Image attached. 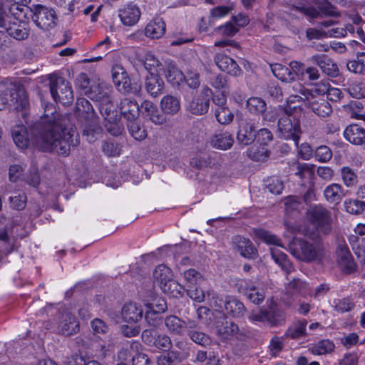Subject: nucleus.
Instances as JSON below:
<instances>
[{
  "label": "nucleus",
  "mask_w": 365,
  "mask_h": 365,
  "mask_svg": "<svg viewBox=\"0 0 365 365\" xmlns=\"http://www.w3.org/2000/svg\"><path fill=\"white\" fill-rule=\"evenodd\" d=\"M118 108L120 114L128 121L135 120L140 114V107L137 101L129 98H122Z\"/></svg>",
  "instance_id": "a211bd4d"
},
{
  "label": "nucleus",
  "mask_w": 365,
  "mask_h": 365,
  "mask_svg": "<svg viewBox=\"0 0 365 365\" xmlns=\"http://www.w3.org/2000/svg\"><path fill=\"white\" fill-rule=\"evenodd\" d=\"M347 212L359 215L365 210V202L357 199H347L344 202Z\"/></svg>",
  "instance_id": "4d7b16f0"
},
{
  "label": "nucleus",
  "mask_w": 365,
  "mask_h": 365,
  "mask_svg": "<svg viewBox=\"0 0 365 365\" xmlns=\"http://www.w3.org/2000/svg\"><path fill=\"white\" fill-rule=\"evenodd\" d=\"M157 358L158 365H178L188 356L187 352L179 351L177 350H169Z\"/></svg>",
  "instance_id": "4be33fe9"
},
{
  "label": "nucleus",
  "mask_w": 365,
  "mask_h": 365,
  "mask_svg": "<svg viewBox=\"0 0 365 365\" xmlns=\"http://www.w3.org/2000/svg\"><path fill=\"white\" fill-rule=\"evenodd\" d=\"M304 103L307 106L306 98L302 95L300 96L297 94L290 95L286 101V105L279 106L276 108H281L280 112H287L290 113L293 112L294 113H302V105Z\"/></svg>",
  "instance_id": "a878e982"
},
{
  "label": "nucleus",
  "mask_w": 365,
  "mask_h": 365,
  "mask_svg": "<svg viewBox=\"0 0 365 365\" xmlns=\"http://www.w3.org/2000/svg\"><path fill=\"white\" fill-rule=\"evenodd\" d=\"M324 195L327 201L337 204L341 201L346 193L344 192L339 184L333 183L325 188Z\"/></svg>",
  "instance_id": "37998d69"
},
{
  "label": "nucleus",
  "mask_w": 365,
  "mask_h": 365,
  "mask_svg": "<svg viewBox=\"0 0 365 365\" xmlns=\"http://www.w3.org/2000/svg\"><path fill=\"white\" fill-rule=\"evenodd\" d=\"M312 222L317 229L324 233L328 234L331 230V212L321 205H315L310 210Z\"/></svg>",
  "instance_id": "1a4fd4ad"
},
{
  "label": "nucleus",
  "mask_w": 365,
  "mask_h": 365,
  "mask_svg": "<svg viewBox=\"0 0 365 365\" xmlns=\"http://www.w3.org/2000/svg\"><path fill=\"white\" fill-rule=\"evenodd\" d=\"M145 68L149 72V75L158 74L163 68L160 61L151 53H148L143 60Z\"/></svg>",
  "instance_id": "8fccbe9b"
},
{
  "label": "nucleus",
  "mask_w": 365,
  "mask_h": 365,
  "mask_svg": "<svg viewBox=\"0 0 365 365\" xmlns=\"http://www.w3.org/2000/svg\"><path fill=\"white\" fill-rule=\"evenodd\" d=\"M121 314L125 322H138L143 317V310L140 305L130 302L123 307Z\"/></svg>",
  "instance_id": "cd10ccee"
},
{
  "label": "nucleus",
  "mask_w": 365,
  "mask_h": 365,
  "mask_svg": "<svg viewBox=\"0 0 365 365\" xmlns=\"http://www.w3.org/2000/svg\"><path fill=\"white\" fill-rule=\"evenodd\" d=\"M317 6L318 9L311 6H294L293 9L312 19L318 18L320 16L333 17H337L339 16L336 7L331 4L328 0H327L326 3Z\"/></svg>",
  "instance_id": "f8f14e48"
},
{
  "label": "nucleus",
  "mask_w": 365,
  "mask_h": 365,
  "mask_svg": "<svg viewBox=\"0 0 365 365\" xmlns=\"http://www.w3.org/2000/svg\"><path fill=\"white\" fill-rule=\"evenodd\" d=\"M154 279L161 287L163 284L172 279L173 274L171 269L165 264L157 266L153 272Z\"/></svg>",
  "instance_id": "09e8293b"
},
{
  "label": "nucleus",
  "mask_w": 365,
  "mask_h": 365,
  "mask_svg": "<svg viewBox=\"0 0 365 365\" xmlns=\"http://www.w3.org/2000/svg\"><path fill=\"white\" fill-rule=\"evenodd\" d=\"M214 61L220 70L231 76H238L242 73L237 62L224 53H217Z\"/></svg>",
  "instance_id": "dca6fc26"
},
{
  "label": "nucleus",
  "mask_w": 365,
  "mask_h": 365,
  "mask_svg": "<svg viewBox=\"0 0 365 365\" xmlns=\"http://www.w3.org/2000/svg\"><path fill=\"white\" fill-rule=\"evenodd\" d=\"M344 136L354 145H362L365 143V129L357 124L350 125L344 130Z\"/></svg>",
  "instance_id": "393cba45"
},
{
  "label": "nucleus",
  "mask_w": 365,
  "mask_h": 365,
  "mask_svg": "<svg viewBox=\"0 0 365 365\" xmlns=\"http://www.w3.org/2000/svg\"><path fill=\"white\" fill-rule=\"evenodd\" d=\"M239 331L238 325L227 319H223V321L216 325L217 334L224 339H227L230 336L237 334Z\"/></svg>",
  "instance_id": "c9c22d12"
},
{
  "label": "nucleus",
  "mask_w": 365,
  "mask_h": 365,
  "mask_svg": "<svg viewBox=\"0 0 365 365\" xmlns=\"http://www.w3.org/2000/svg\"><path fill=\"white\" fill-rule=\"evenodd\" d=\"M248 319L255 324H267L266 308L252 310L248 314Z\"/></svg>",
  "instance_id": "774afa93"
},
{
  "label": "nucleus",
  "mask_w": 365,
  "mask_h": 365,
  "mask_svg": "<svg viewBox=\"0 0 365 365\" xmlns=\"http://www.w3.org/2000/svg\"><path fill=\"white\" fill-rule=\"evenodd\" d=\"M212 96V91L208 86H204L200 95L195 98L189 104L188 110L192 114L203 115L208 111L210 101Z\"/></svg>",
  "instance_id": "4468645a"
},
{
  "label": "nucleus",
  "mask_w": 365,
  "mask_h": 365,
  "mask_svg": "<svg viewBox=\"0 0 365 365\" xmlns=\"http://www.w3.org/2000/svg\"><path fill=\"white\" fill-rule=\"evenodd\" d=\"M210 143L214 148L226 150L232 148L234 139L229 132L220 131L211 137Z\"/></svg>",
  "instance_id": "5701e85b"
},
{
  "label": "nucleus",
  "mask_w": 365,
  "mask_h": 365,
  "mask_svg": "<svg viewBox=\"0 0 365 365\" xmlns=\"http://www.w3.org/2000/svg\"><path fill=\"white\" fill-rule=\"evenodd\" d=\"M289 252L295 258L306 262L319 260L323 255L319 243L298 239L290 245Z\"/></svg>",
  "instance_id": "f03ea898"
},
{
  "label": "nucleus",
  "mask_w": 365,
  "mask_h": 365,
  "mask_svg": "<svg viewBox=\"0 0 365 365\" xmlns=\"http://www.w3.org/2000/svg\"><path fill=\"white\" fill-rule=\"evenodd\" d=\"M110 88L105 83H99L96 86H93L90 88L88 91L86 92L88 98L91 100L98 103V105L104 101H108L110 96Z\"/></svg>",
  "instance_id": "7c9ffc66"
},
{
  "label": "nucleus",
  "mask_w": 365,
  "mask_h": 365,
  "mask_svg": "<svg viewBox=\"0 0 365 365\" xmlns=\"http://www.w3.org/2000/svg\"><path fill=\"white\" fill-rule=\"evenodd\" d=\"M142 340L148 346L166 351L171 349L173 342L170 336L159 334L153 329H147L142 332Z\"/></svg>",
  "instance_id": "6e6552de"
},
{
  "label": "nucleus",
  "mask_w": 365,
  "mask_h": 365,
  "mask_svg": "<svg viewBox=\"0 0 365 365\" xmlns=\"http://www.w3.org/2000/svg\"><path fill=\"white\" fill-rule=\"evenodd\" d=\"M331 307L339 313H345L354 309L355 304L351 297L336 298L333 299Z\"/></svg>",
  "instance_id": "de8ad7c7"
},
{
  "label": "nucleus",
  "mask_w": 365,
  "mask_h": 365,
  "mask_svg": "<svg viewBox=\"0 0 365 365\" xmlns=\"http://www.w3.org/2000/svg\"><path fill=\"white\" fill-rule=\"evenodd\" d=\"M347 91L353 98L359 99L365 98V85L362 83L352 82L349 84Z\"/></svg>",
  "instance_id": "338daca9"
},
{
  "label": "nucleus",
  "mask_w": 365,
  "mask_h": 365,
  "mask_svg": "<svg viewBox=\"0 0 365 365\" xmlns=\"http://www.w3.org/2000/svg\"><path fill=\"white\" fill-rule=\"evenodd\" d=\"M237 138L243 145H250L256 139L254 123L245 121L240 124Z\"/></svg>",
  "instance_id": "b1692460"
},
{
  "label": "nucleus",
  "mask_w": 365,
  "mask_h": 365,
  "mask_svg": "<svg viewBox=\"0 0 365 365\" xmlns=\"http://www.w3.org/2000/svg\"><path fill=\"white\" fill-rule=\"evenodd\" d=\"M334 344L328 339H323L316 343L312 348L314 354L322 355L331 353L334 349Z\"/></svg>",
  "instance_id": "6e6d98bb"
},
{
  "label": "nucleus",
  "mask_w": 365,
  "mask_h": 365,
  "mask_svg": "<svg viewBox=\"0 0 365 365\" xmlns=\"http://www.w3.org/2000/svg\"><path fill=\"white\" fill-rule=\"evenodd\" d=\"M101 115L110 123L115 122L119 119L118 110L111 101L110 96L107 101H104L98 105Z\"/></svg>",
  "instance_id": "f704fd0d"
},
{
  "label": "nucleus",
  "mask_w": 365,
  "mask_h": 365,
  "mask_svg": "<svg viewBox=\"0 0 365 365\" xmlns=\"http://www.w3.org/2000/svg\"><path fill=\"white\" fill-rule=\"evenodd\" d=\"M165 23L162 19L157 18L150 21L145 26V35L153 39L161 38L165 33Z\"/></svg>",
  "instance_id": "c85d7f7f"
},
{
  "label": "nucleus",
  "mask_w": 365,
  "mask_h": 365,
  "mask_svg": "<svg viewBox=\"0 0 365 365\" xmlns=\"http://www.w3.org/2000/svg\"><path fill=\"white\" fill-rule=\"evenodd\" d=\"M315 160L320 163H327L332 158V152L327 145L317 147L314 152Z\"/></svg>",
  "instance_id": "69168bd1"
},
{
  "label": "nucleus",
  "mask_w": 365,
  "mask_h": 365,
  "mask_svg": "<svg viewBox=\"0 0 365 365\" xmlns=\"http://www.w3.org/2000/svg\"><path fill=\"white\" fill-rule=\"evenodd\" d=\"M145 87L152 97H157L163 93L164 82L158 74H151L146 77Z\"/></svg>",
  "instance_id": "473e14b6"
},
{
  "label": "nucleus",
  "mask_w": 365,
  "mask_h": 365,
  "mask_svg": "<svg viewBox=\"0 0 365 365\" xmlns=\"http://www.w3.org/2000/svg\"><path fill=\"white\" fill-rule=\"evenodd\" d=\"M184 278L189 284L188 287L200 285L204 281L202 275L195 269L184 272Z\"/></svg>",
  "instance_id": "052dcab7"
},
{
  "label": "nucleus",
  "mask_w": 365,
  "mask_h": 365,
  "mask_svg": "<svg viewBox=\"0 0 365 365\" xmlns=\"http://www.w3.org/2000/svg\"><path fill=\"white\" fill-rule=\"evenodd\" d=\"M246 108L251 114L261 115L263 120L268 122H274L277 119L281 109L272 108L268 110L265 101L257 96L250 97L247 100Z\"/></svg>",
  "instance_id": "423d86ee"
},
{
  "label": "nucleus",
  "mask_w": 365,
  "mask_h": 365,
  "mask_svg": "<svg viewBox=\"0 0 365 365\" xmlns=\"http://www.w3.org/2000/svg\"><path fill=\"white\" fill-rule=\"evenodd\" d=\"M254 235L257 238L266 242L267 244L277 245L279 247L282 246L281 240L276 235L265 230L255 229L254 230Z\"/></svg>",
  "instance_id": "5fc2aeb1"
},
{
  "label": "nucleus",
  "mask_w": 365,
  "mask_h": 365,
  "mask_svg": "<svg viewBox=\"0 0 365 365\" xmlns=\"http://www.w3.org/2000/svg\"><path fill=\"white\" fill-rule=\"evenodd\" d=\"M336 255L338 263L344 272L351 273L356 269V264L346 245H339L336 250Z\"/></svg>",
  "instance_id": "6ab92c4d"
},
{
  "label": "nucleus",
  "mask_w": 365,
  "mask_h": 365,
  "mask_svg": "<svg viewBox=\"0 0 365 365\" xmlns=\"http://www.w3.org/2000/svg\"><path fill=\"white\" fill-rule=\"evenodd\" d=\"M309 61L317 64L323 73L330 77H336L339 75L337 64L327 55L314 54L310 57Z\"/></svg>",
  "instance_id": "f3484780"
},
{
  "label": "nucleus",
  "mask_w": 365,
  "mask_h": 365,
  "mask_svg": "<svg viewBox=\"0 0 365 365\" xmlns=\"http://www.w3.org/2000/svg\"><path fill=\"white\" fill-rule=\"evenodd\" d=\"M307 321L306 319L299 320L293 323L288 327L282 338L300 339L305 337L307 334Z\"/></svg>",
  "instance_id": "72a5a7b5"
},
{
  "label": "nucleus",
  "mask_w": 365,
  "mask_h": 365,
  "mask_svg": "<svg viewBox=\"0 0 365 365\" xmlns=\"http://www.w3.org/2000/svg\"><path fill=\"white\" fill-rule=\"evenodd\" d=\"M32 19L36 25L43 29L48 30L55 26V11L42 5H36Z\"/></svg>",
  "instance_id": "ddd939ff"
},
{
  "label": "nucleus",
  "mask_w": 365,
  "mask_h": 365,
  "mask_svg": "<svg viewBox=\"0 0 365 365\" xmlns=\"http://www.w3.org/2000/svg\"><path fill=\"white\" fill-rule=\"evenodd\" d=\"M12 137L14 143L21 149L27 148L30 138L26 127L23 125H17L12 129Z\"/></svg>",
  "instance_id": "e433bc0d"
},
{
  "label": "nucleus",
  "mask_w": 365,
  "mask_h": 365,
  "mask_svg": "<svg viewBox=\"0 0 365 365\" xmlns=\"http://www.w3.org/2000/svg\"><path fill=\"white\" fill-rule=\"evenodd\" d=\"M293 89L298 91L306 98L307 106L310 108L317 115L326 118L331 113L332 108L330 104L324 98L314 96V88L308 90L304 88L302 84L297 83L293 86Z\"/></svg>",
  "instance_id": "20e7f679"
},
{
  "label": "nucleus",
  "mask_w": 365,
  "mask_h": 365,
  "mask_svg": "<svg viewBox=\"0 0 365 365\" xmlns=\"http://www.w3.org/2000/svg\"><path fill=\"white\" fill-rule=\"evenodd\" d=\"M224 311L232 317H240L245 312V307L236 297L228 296L225 299Z\"/></svg>",
  "instance_id": "2f4dec72"
},
{
  "label": "nucleus",
  "mask_w": 365,
  "mask_h": 365,
  "mask_svg": "<svg viewBox=\"0 0 365 365\" xmlns=\"http://www.w3.org/2000/svg\"><path fill=\"white\" fill-rule=\"evenodd\" d=\"M128 128L131 136L137 140H142L147 136L145 130L140 127L135 120L130 121Z\"/></svg>",
  "instance_id": "680f3d73"
},
{
  "label": "nucleus",
  "mask_w": 365,
  "mask_h": 365,
  "mask_svg": "<svg viewBox=\"0 0 365 365\" xmlns=\"http://www.w3.org/2000/svg\"><path fill=\"white\" fill-rule=\"evenodd\" d=\"M207 300L210 305L216 311L219 312H224L225 299L220 297L217 293L212 290L207 292Z\"/></svg>",
  "instance_id": "bf43d9fd"
},
{
  "label": "nucleus",
  "mask_w": 365,
  "mask_h": 365,
  "mask_svg": "<svg viewBox=\"0 0 365 365\" xmlns=\"http://www.w3.org/2000/svg\"><path fill=\"white\" fill-rule=\"evenodd\" d=\"M160 287L163 292L170 294L173 297H182L184 293V287L173 279L168 280Z\"/></svg>",
  "instance_id": "603ef678"
},
{
  "label": "nucleus",
  "mask_w": 365,
  "mask_h": 365,
  "mask_svg": "<svg viewBox=\"0 0 365 365\" xmlns=\"http://www.w3.org/2000/svg\"><path fill=\"white\" fill-rule=\"evenodd\" d=\"M9 200L12 209L22 210L25 208L27 202V197L24 192H15Z\"/></svg>",
  "instance_id": "13d9d810"
},
{
  "label": "nucleus",
  "mask_w": 365,
  "mask_h": 365,
  "mask_svg": "<svg viewBox=\"0 0 365 365\" xmlns=\"http://www.w3.org/2000/svg\"><path fill=\"white\" fill-rule=\"evenodd\" d=\"M57 331L59 334L71 336L79 331V325L76 318L70 312L59 311L56 316Z\"/></svg>",
  "instance_id": "9d476101"
},
{
  "label": "nucleus",
  "mask_w": 365,
  "mask_h": 365,
  "mask_svg": "<svg viewBox=\"0 0 365 365\" xmlns=\"http://www.w3.org/2000/svg\"><path fill=\"white\" fill-rule=\"evenodd\" d=\"M267 324L270 327L284 325L287 315L284 310L279 308L275 303H272L266 308Z\"/></svg>",
  "instance_id": "aec40b11"
},
{
  "label": "nucleus",
  "mask_w": 365,
  "mask_h": 365,
  "mask_svg": "<svg viewBox=\"0 0 365 365\" xmlns=\"http://www.w3.org/2000/svg\"><path fill=\"white\" fill-rule=\"evenodd\" d=\"M165 77L173 86H179L185 80V74L173 65H169L165 71Z\"/></svg>",
  "instance_id": "3c124183"
},
{
  "label": "nucleus",
  "mask_w": 365,
  "mask_h": 365,
  "mask_svg": "<svg viewBox=\"0 0 365 365\" xmlns=\"http://www.w3.org/2000/svg\"><path fill=\"white\" fill-rule=\"evenodd\" d=\"M197 323L195 321L188 320L187 334L195 344L202 346L209 345L211 343L210 337L205 333L197 331Z\"/></svg>",
  "instance_id": "bb28decb"
},
{
  "label": "nucleus",
  "mask_w": 365,
  "mask_h": 365,
  "mask_svg": "<svg viewBox=\"0 0 365 365\" xmlns=\"http://www.w3.org/2000/svg\"><path fill=\"white\" fill-rule=\"evenodd\" d=\"M301 114L290 112H279L278 117V129L284 139H291L298 146L299 140L300 125L299 116Z\"/></svg>",
  "instance_id": "7ed1b4c3"
},
{
  "label": "nucleus",
  "mask_w": 365,
  "mask_h": 365,
  "mask_svg": "<svg viewBox=\"0 0 365 365\" xmlns=\"http://www.w3.org/2000/svg\"><path fill=\"white\" fill-rule=\"evenodd\" d=\"M238 290L247 296L250 302L255 304H260L265 298L264 290L259 287V284L254 283L250 279H241L239 281Z\"/></svg>",
  "instance_id": "9b49d317"
},
{
  "label": "nucleus",
  "mask_w": 365,
  "mask_h": 365,
  "mask_svg": "<svg viewBox=\"0 0 365 365\" xmlns=\"http://www.w3.org/2000/svg\"><path fill=\"white\" fill-rule=\"evenodd\" d=\"M233 243L235 245L238 252L244 257L252 259L256 256L257 250L250 240L237 236L234 238Z\"/></svg>",
  "instance_id": "c756f323"
},
{
  "label": "nucleus",
  "mask_w": 365,
  "mask_h": 365,
  "mask_svg": "<svg viewBox=\"0 0 365 365\" xmlns=\"http://www.w3.org/2000/svg\"><path fill=\"white\" fill-rule=\"evenodd\" d=\"M271 68L274 76L282 82L290 83L295 80V73L284 65L275 63L271 66Z\"/></svg>",
  "instance_id": "79ce46f5"
},
{
  "label": "nucleus",
  "mask_w": 365,
  "mask_h": 365,
  "mask_svg": "<svg viewBox=\"0 0 365 365\" xmlns=\"http://www.w3.org/2000/svg\"><path fill=\"white\" fill-rule=\"evenodd\" d=\"M160 106L164 113L172 115L176 113L180 108L179 99L170 95L162 98Z\"/></svg>",
  "instance_id": "49530a36"
},
{
  "label": "nucleus",
  "mask_w": 365,
  "mask_h": 365,
  "mask_svg": "<svg viewBox=\"0 0 365 365\" xmlns=\"http://www.w3.org/2000/svg\"><path fill=\"white\" fill-rule=\"evenodd\" d=\"M271 256L273 260L287 273H290L294 270L292 264L288 259V257L282 251L277 247L270 248Z\"/></svg>",
  "instance_id": "a19ab883"
},
{
  "label": "nucleus",
  "mask_w": 365,
  "mask_h": 365,
  "mask_svg": "<svg viewBox=\"0 0 365 365\" xmlns=\"http://www.w3.org/2000/svg\"><path fill=\"white\" fill-rule=\"evenodd\" d=\"M286 294L290 297L295 295H306L309 289L307 284L300 279H293L285 287Z\"/></svg>",
  "instance_id": "ea45409f"
},
{
  "label": "nucleus",
  "mask_w": 365,
  "mask_h": 365,
  "mask_svg": "<svg viewBox=\"0 0 365 365\" xmlns=\"http://www.w3.org/2000/svg\"><path fill=\"white\" fill-rule=\"evenodd\" d=\"M314 167L312 164L297 163L293 165L292 170L294 171L295 175L303 180L312 177L314 174Z\"/></svg>",
  "instance_id": "864d4df0"
},
{
  "label": "nucleus",
  "mask_w": 365,
  "mask_h": 365,
  "mask_svg": "<svg viewBox=\"0 0 365 365\" xmlns=\"http://www.w3.org/2000/svg\"><path fill=\"white\" fill-rule=\"evenodd\" d=\"M347 69L355 74L365 76V52H359L355 59L348 61Z\"/></svg>",
  "instance_id": "c03bdc74"
},
{
  "label": "nucleus",
  "mask_w": 365,
  "mask_h": 365,
  "mask_svg": "<svg viewBox=\"0 0 365 365\" xmlns=\"http://www.w3.org/2000/svg\"><path fill=\"white\" fill-rule=\"evenodd\" d=\"M113 81L116 88L125 94H133L140 96L142 86L138 81L130 80L128 73L123 68L118 66L112 70Z\"/></svg>",
  "instance_id": "39448f33"
},
{
  "label": "nucleus",
  "mask_w": 365,
  "mask_h": 365,
  "mask_svg": "<svg viewBox=\"0 0 365 365\" xmlns=\"http://www.w3.org/2000/svg\"><path fill=\"white\" fill-rule=\"evenodd\" d=\"M52 116L46 114L36 123L31 129L32 142L43 150L68 155L71 148L76 146L79 141L75 132L66 127V117L51 111Z\"/></svg>",
  "instance_id": "f257e3e1"
},
{
  "label": "nucleus",
  "mask_w": 365,
  "mask_h": 365,
  "mask_svg": "<svg viewBox=\"0 0 365 365\" xmlns=\"http://www.w3.org/2000/svg\"><path fill=\"white\" fill-rule=\"evenodd\" d=\"M314 88V93L318 95L327 94V99L331 101L337 102L343 97V93L339 88L330 87L324 83L317 84Z\"/></svg>",
  "instance_id": "4c0bfd02"
},
{
  "label": "nucleus",
  "mask_w": 365,
  "mask_h": 365,
  "mask_svg": "<svg viewBox=\"0 0 365 365\" xmlns=\"http://www.w3.org/2000/svg\"><path fill=\"white\" fill-rule=\"evenodd\" d=\"M164 322L166 329L172 334L183 336L187 331L188 321H183L177 316H168Z\"/></svg>",
  "instance_id": "412c9836"
},
{
  "label": "nucleus",
  "mask_w": 365,
  "mask_h": 365,
  "mask_svg": "<svg viewBox=\"0 0 365 365\" xmlns=\"http://www.w3.org/2000/svg\"><path fill=\"white\" fill-rule=\"evenodd\" d=\"M118 11L121 23L126 26L135 25L141 16L140 8L132 2L123 5Z\"/></svg>",
  "instance_id": "2eb2a0df"
},
{
  "label": "nucleus",
  "mask_w": 365,
  "mask_h": 365,
  "mask_svg": "<svg viewBox=\"0 0 365 365\" xmlns=\"http://www.w3.org/2000/svg\"><path fill=\"white\" fill-rule=\"evenodd\" d=\"M76 107V115L80 118L88 120L92 119L95 115L93 106L84 98H78L77 99Z\"/></svg>",
  "instance_id": "58836bf2"
},
{
  "label": "nucleus",
  "mask_w": 365,
  "mask_h": 365,
  "mask_svg": "<svg viewBox=\"0 0 365 365\" xmlns=\"http://www.w3.org/2000/svg\"><path fill=\"white\" fill-rule=\"evenodd\" d=\"M215 115L220 124H229L233 120V114L225 107L217 108L215 111Z\"/></svg>",
  "instance_id": "0e129e2a"
},
{
  "label": "nucleus",
  "mask_w": 365,
  "mask_h": 365,
  "mask_svg": "<svg viewBox=\"0 0 365 365\" xmlns=\"http://www.w3.org/2000/svg\"><path fill=\"white\" fill-rule=\"evenodd\" d=\"M10 106L16 110H23L27 108L29 100L24 91L18 90L11 93Z\"/></svg>",
  "instance_id": "a18cd8bd"
},
{
  "label": "nucleus",
  "mask_w": 365,
  "mask_h": 365,
  "mask_svg": "<svg viewBox=\"0 0 365 365\" xmlns=\"http://www.w3.org/2000/svg\"><path fill=\"white\" fill-rule=\"evenodd\" d=\"M103 151L108 156H118L121 153L120 145L113 140H106L103 146Z\"/></svg>",
  "instance_id": "e2e57ef3"
},
{
  "label": "nucleus",
  "mask_w": 365,
  "mask_h": 365,
  "mask_svg": "<svg viewBox=\"0 0 365 365\" xmlns=\"http://www.w3.org/2000/svg\"><path fill=\"white\" fill-rule=\"evenodd\" d=\"M50 92L53 99L63 106L70 105L73 100V93L68 82L62 77L51 78Z\"/></svg>",
  "instance_id": "0eeeda50"
}]
</instances>
